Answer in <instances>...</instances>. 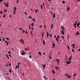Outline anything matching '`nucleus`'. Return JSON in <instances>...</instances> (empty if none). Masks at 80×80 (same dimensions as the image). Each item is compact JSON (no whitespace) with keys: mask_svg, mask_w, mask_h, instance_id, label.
Here are the masks:
<instances>
[{"mask_svg":"<svg viewBox=\"0 0 80 80\" xmlns=\"http://www.w3.org/2000/svg\"><path fill=\"white\" fill-rule=\"evenodd\" d=\"M21 54L22 56H23L24 54H25V52L23 51H21Z\"/></svg>","mask_w":80,"mask_h":80,"instance_id":"1","label":"nucleus"},{"mask_svg":"<svg viewBox=\"0 0 80 80\" xmlns=\"http://www.w3.org/2000/svg\"><path fill=\"white\" fill-rule=\"evenodd\" d=\"M71 61H66V63L67 64H70L71 63Z\"/></svg>","mask_w":80,"mask_h":80,"instance_id":"2","label":"nucleus"},{"mask_svg":"<svg viewBox=\"0 0 80 80\" xmlns=\"http://www.w3.org/2000/svg\"><path fill=\"white\" fill-rule=\"evenodd\" d=\"M52 45H53V46L52 47V48H54H54H55V43H54L53 42V43H52Z\"/></svg>","mask_w":80,"mask_h":80,"instance_id":"3","label":"nucleus"},{"mask_svg":"<svg viewBox=\"0 0 80 80\" xmlns=\"http://www.w3.org/2000/svg\"><path fill=\"white\" fill-rule=\"evenodd\" d=\"M72 57L71 56V57H70L69 58V59H68V61H71V59H72Z\"/></svg>","mask_w":80,"mask_h":80,"instance_id":"4","label":"nucleus"},{"mask_svg":"<svg viewBox=\"0 0 80 80\" xmlns=\"http://www.w3.org/2000/svg\"><path fill=\"white\" fill-rule=\"evenodd\" d=\"M56 41H57V42L58 43H59V40H58V37L56 38Z\"/></svg>","mask_w":80,"mask_h":80,"instance_id":"5","label":"nucleus"},{"mask_svg":"<svg viewBox=\"0 0 80 80\" xmlns=\"http://www.w3.org/2000/svg\"><path fill=\"white\" fill-rule=\"evenodd\" d=\"M77 23V21H75L74 24V26H76Z\"/></svg>","mask_w":80,"mask_h":80,"instance_id":"6","label":"nucleus"},{"mask_svg":"<svg viewBox=\"0 0 80 80\" xmlns=\"http://www.w3.org/2000/svg\"><path fill=\"white\" fill-rule=\"evenodd\" d=\"M42 66H43L44 69H46V68H45L46 65L45 64H42Z\"/></svg>","mask_w":80,"mask_h":80,"instance_id":"7","label":"nucleus"},{"mask_svg":"<svg viewBox=\"0 0 80 80\" xmlns=\"http://www.w3.org/2000/svg\"><path fill=\"white\" fill-rule=\"evenodd\" d=\"M80 23H78L77 24V26L78 27H79V26H80Z\"/></svg>","mask_w":80,"mask_h":80,"instance_id":"8","label":"nucleus"},{"mask_svg":"<svg viewBox=\"0 0 80 80\" xmlns=\"http://www.w3.org/2000/svg\"><path fill=\"white\" fill-rule=\"evenodd\" d=\"M72 46L73 48L75 49V44H72L71 45Z\"/></svg>","mask_w":80,"mask_h":80,"instance_id":"9","label":"nucleus"},{"mask_svg":"<svg viewBox=\"0 0 80 80\" xmlns=\"http://www.w3.org/2000/svg\"><path fill=\"white\" fill-rule=\"evenodd\" d=\"M53 18H55V14L54 13H53Z\"/></svg>","mask_w":80,"mask_h":80,"instance_id":"10","label":"nucleus"},{"mask_svg":"<svg viewBox=\"0 0 80 80\" xmlns=\"http://www.w3.org/2000/svg\"><path fill=\"white\" fill-rule=\"evenodd\" d=\"M47 37L48 38V36H49V33L48 32H47Z\"/></svg>","mask_w":80,"mask_h":80,"instance_id":"11","label":"nucleus"},{"mask_svg":"<svg viewBox=\"0 0 80 80\" xmlns=\"http://www.w3.org/2000/svg\"><path fill=\"white\" fill-rule=\"evenodd\" d=\"M79 34H80V33L79 32H76V35L77 36L79 35Z\"/></svg>","mask_w":80,"mask_h":80,"instance_id":"12","label":"nucleus"},{"mask_svg":"<svg viewBox=\"0 0 80 80\" xmlns=\"http://www.w3.org/2000/svg\"><path fill=\"white\" fill-rule=\"evenodd\" d=\"M67 9V11H68L70 9L69 7H68Z\"/></svg>","mask_w":80,"mask_h":80,"instance_id":"13","label":"nucleus"},{"mask_svg":"<svg viewBox=\"0 0 80 80\" xmlns=\"http://www.w3.org/2000/svg\"><path fill=\"white\" fill-rule=\"evenodd\" d=\"M56 60L57 61V62H58H58H59L60 60H59V59H56Z\"/></svg>","mask_w":80,"mask_h":80,"instance_id":"14","label":"nucleus"},{"mask_svg":"<svg viewBox=\"0 0 80 80\" xmlns=\"http://www.w3.org/2000/svg\"><path fill=\"white\" fill-rule=\"evenodd\" d=\"M31 26L33 27L34 26L33 23H32L31 24Z\"/></svg>","mask_w":80,"mask_h":80,"instance_id":"15","label":"nucleus"},{"mask_svg":"<svg viewBox=\"0 0 80 80\" xmlns=\"http://www.w3.org/2000/svg\"><path fill=\"white\" fill-rule=\"evenodd\" d=\"M43 44H44V45H46V44L45 43V40H43Z\"/></svg>","mask_w":80,"mask_h":80,"instance_id":"16","label":"nucleus"},{"mask_svg":"<svg viewBox=\"0 0 80 80\" xmlns=\"http://www.w3.org/2000/svg\"><path fill=\"white\" fill-rule=\"evenodd\" d=\"M5 42L7 43V45L8 46L9 44L8 43L7 41H5Z\"/></svg>","mask_w":80,"mask_h":80,"instance_id":"17","label":"nucleus"},{"mask_svg":"<svg viewBox=\"0 0 80 80\" xmlns=\"http://www.w3.org/2000/svg\"><path fill=\"white\" fill-rule=\"evenodd\" d=\"M53 27V24H52L51 25V29H52Z\"/></svg>","mask_w":80,"mask_h":80,"instance_id":"18","label":"nucleus"},{"mask_svg":"<svg viewBox=\"0 0 80 80\" xmlns=\"http://www.w3.org/2000/svg\"><path fill=\"white\" fill-rule=\"evenodd\" d=\"M6 6H7V7H9V3H7L6 4Z\"/></svg>","mask_w":80,"mask_h":80,"instance_id":"19","label":"nucleus"},{"mask_svg":"<svg viewBox=\"0 0 80 80\" xmlns=\"http://www.w3.org/2000/svg\"><path fill=\"white\" fill-rule=\"evenodd\" d=\"M6 56H7V57H8V59H9V58L8 57V56L7 54H6Z\"/></svg>","mask_w":80,"mask_h":80,"instance_id":"20","label":"nucleus"},{"mask_svg":"<svg viewBox=\"0 0 80 80\" xmlns=\"http://www.w3.org/2000/svg\"><path fill=\"white\" fill-rule=\"evenodd\" d=\"M52 73H53V74L55 73V71L54 70H52Z\"/></svg>","mask_w":80,"mask_h":80,"instance_id":"21","label":"nucleus"},{"mask_svg":"<svg viewBox=\"0 0 80 80\" xmlns=\"http://www.w3.org/2000/svg\"><path fill=\"white\" fill-rule=\"evenodd\" d=\"M38 53H39V55H40V56H41L42 54H41V52H38Z\"/></svg>","mask_w":80,"mask_h":80,"instance_id":"22","label":"nucleus"},{"mask_svg":"<svg viewBox=\"0 0 80 80\" xmlns=\"http://www.w3.org/2000/svg\"><path fill=\"white\" fill-rule=\"evenodd\" d=\"M40 7H41V8L42 9H43V7L42 6V5H41Z\"/></svg>","mask_w":80,"mask_h":80,"instance_id":"23","label":"nucleus"},{"mask_svg":"<svg viewBox=\"0 0 80 80\" xmlns=\"http://www.w3.org/2000/svg\"><path fill=\"white\" fill-rule=\"evenodd\" d=\"M55 68H56V69H57L58 70H59V69L58 68V67H55Z\"/></svg>","mask_w":80,"mask_h":80,"instance_id":"24","label":"nucleus"},{"mask_svg":"<svg viewBox=\"0 0 80 80\" xmlns=\"http://www.w3.org/2000/svg\"><path fill=\"white\" fill-rule=\"evenodd\" d=\"M62 33L63 35H64V32L63 31H62Z\"/></svg>","mask_w":80,"mask_h":80,"instance_id":"25","label":"nucleus"},{"mask_svg":"<svg viewBox=\"0 0 80 80\" xmlns=\"http://www.w3.org/2000/svg\"><path fill=\"white\" fill-rule=\"evenodd\" d=\"M44 35V33L43 32L42 34V37H43V35Z\"/></svg>","mask_w":80,"mask_h":80,"instance_id":"26","label":"nucleus"},{"mask_svg":"<svg viewBox=\"0 0 80 80\" xmlns=\"http://www.w3.org/2000/svg\"><path fill=\"white\" fill-rule=\"evenodd\" d=\"M38 10V9H36L35 12L36 13H37Z\"/></svg>","mask_w":80,"mask_h":80,"instance_id":"27","label":"nucleus"},{"mask_svg":"<svg viewBox=\"0 0 80 80\" xmlns=\"http://www.w3.org/2000/svg\"><path fill=\"white\" fill-rule=\"evenodd\" d=\"M21 41H22V42L23 43L24 42V41L22 39H21Z\"/></svg>","mask_w":80,"mask_h":80,"instance_id":"28","label":"nucleus"},{"mask_svg":"<svg viewBox=\"0 0 80 80\" xmlns=\"http://www.w3.org/2000/svg\"><path fill=\"white\" fill-rule=\"evenodd\" d=\"M16 9H17V8L15 7L14 8V10H15L16 11Z\"/></svg>","mask_w":80,"mask_h":80,"instance_id":"29","label":"nucleus"},{"mask_svg":"<svg viewBox=\"0 0 80 80\" xmlns=\"http://www.w3.org/2000/svg\"><path fill=\"white\" fill-rule=\"evenodd\" d=\"M62 29L63 30L65 29V28L64 27H63V26H62Z\"/></svg>","mask_w":80,"mask_h":80,"instance_id":"30","label":"nucleus"},{"mask_svg":"<svg viewBox=\"0 0 80 80\" xmlns=\"http://www.w3.org/2000/svg\"><path fill=\"white\" fill-rule=\"evenodd\" d=\"M9 72H10V73H11V72H12V71H11V69H9Z\"/></svg>","mask_w":80,"mask_h":80,"instance_id":"31","label":"nucleus"},{"mask_svg":"<svg viewBox=\"0 0 80 80\" xmlns=\"http://www.w3.org/2000/svg\"><path fill=\"white\" fill-rule=\"evenodd\" d=\"M8 53L9 54H11V52H10V51H8Z\"/></svg>","mask_w":80,"mask_h":80,"instance_id":"32","label":"nucleus"},{"mask_svg":"<svg viewBox=\"0 0 80 80\" xmlns=\"http://www.w3.org/2000/svg\"><path fill=\"white\" fill-rule=\"evenodd\" d=\"M62 3L63 4L65 3V1H63L62 2Z\"/></svg>","mask_w":80,"mask_h":80,"instance_id":"33","label":"nucleus"},{"mask_svg":"<svg viewBox=\"0 0 80 80\" xmlns=\"http://www.w3.org/2000/svg\"><path fill=\"white\" fill-rule=\"evenodd\" d=\"M29 28L30 29H31V27H30V25H29Z\"/></svg>","mask_w":80,"mask_h":80,"instance_id":"34","label":"nucleus"},{"mask_svg":"<svg viewBox=\"0 0 80 80\" xmlns=\"http://www.w3.org/2000/svg\"><path fill=\"white\" fill-rule=\"evenodd\" d=\"M72 52H74V50L72 48Z\"/></svg>","mask_w":80,"mask_h":80,"instance_id":"35","label":"nucleus"},{"mask_svg":"<svg viewBox=\"0 0 80 80\" xmlns=\"http://www.w3.org/2000/svg\"><path fill=\"white\" fill-rule=\"evenodd\" d=\"M13 12H14V14L15 15V13L16 12V11L15 10H14Z\"/></svg>","mask_w":80,"mask_h":80,"instance_id":"36","label":"nucleus"},{"mask_svg":"<svg viewBox=\"0 0 80 80\" xmlns=\"http://www.w3.org/2000/svg\"><path fill=\"white\" fill-rule=\"evenodd\" d=\"M4 5H5L6 7H7V5H6V3L5 2H4Z\"/></svg>","mask_w":80,"mask_h":80,"instance_id":"37","label":"nucleus"},{"mask_svg":"<svg viewBox=\"0 0 80 80\" xmlns=\"http://www.w3.org/2000/svg\"><path fill=\"white\" fill-rule=\"evenodd\" d=\"M43 78H45L46 80H47V78H46L45 76H44V77H43Z\"/></svg>","mask_w":80,"mask_h":80,"instance_id":"38","label":"nucleus"},{"mask_svg":"<svg viewBox=\"0 0 80 80\" xmlns=\"http://www.w3.org/2000/svg\"><path fill=\"white\" fill-rule=\"evenodd\" d=\"M3 39L2 40V41H5V38L3 37Z\"/></svg>","mask_w":80,"mask_h":80,"instance_id":"39","label":"nucleus"},{"mask_svg":"<svg viewBox=\"0 0 80 80\" xmlns=\"http://www.w3.org/2000/svg\"><path fill=\"white\" fill-rule=\"evenodd\" d=\"M50 12L51 14H52V11H50Z\"/></svg>","mask_w":80,"mask_h":80,"instance_id":"40","label":"nucleus"},{"mask_svg":"<svg viewBox=\"0 0 80 80\" xmlns=\"http://www.w3.org/2000/svg\"><path fill=\"white\" fill-rule=\"evenodd\" d=\"M22 33H23V32H25V30H22Z\"/></svg>","mask_w":80,"mask_h":80,"instance_id":"41","label":"nucleus"},{"mask_svg":"<svg viewBox=\"0 0 80 80\" xmlns=\"http://www.w3.org/2000/svg\"><path fill=\"white\" fill-rule=\"evenodd\" d=\"M32 20H33L34 22H35V19H34V18H33Z\"/></svg>","mask_w":80,"mask_h":80,"instance_id":"42","label":"nucleus"},{"mask_svg":"<svg viewBox=\"0 0 80 80\" xmlns=\"http://www.w3.org/2000/svg\"><path fill=\"white\" fill-rule=\"evenodd\" d=\"M71 78V76H68V78Z\"/></svg>","mask_w":80,"mask_h":80,"instance_id":"43","label":"nucleus"},{"mask_svg":"<svg viewBox=\"0 0 80 80\" xmlns=\"http://www.w3.org/2000/svg\"><path fill=\"white\" fill-rule=\"evenodd\" d=\"M6 39L8 40H9V39L8 38H6Z\"/></svg>","mask_w":80,"mask_h":80,"instance_id":"44","label":"nucleus"},{"mask_svg":"<svg viewBox=\"0 0 80 80\" xmlns=\"http://www.w3.org/2000/svg\"><path fill=\"white\" fill-rule=\"evenodd\" d=\"M24 13L25 14V15H27V12H25Z\"/></svg>","mask_w":80,"mask_h":80,"instance_id":"45","label":"nucleus"},{"mask_svg":"<svg viewBox=\"0 0 80 80\" xmlns=\"http://www.w3.org/2000/svg\"><path fill=\"white\" fill-rule=\"evenodd\" d=\"M76 75H77L76 74H74V75H73V76L74 77H75V76H76Z\"/></svg>","mask_w":80,"mask_h":80,"instance_id":"46","label":"nucleus"},{"mask_svg":"<svg viewBox=\"0 0 80 80\" xmlns=\"http://www.w3.org/2000/svg\"><path fill=\"white\" fill-rule=\"evenodd\" d=\"M8 65H9V66H11V64L9 63Z\"/></svg>","mask_w":80,"mask_h":80,"instance_id":"47","label":"nucleus"},{"mask_svg":"<svg viewBox=\"0 0 80 80\" xmlns=\"http://www.w3.org/2000/svg\"><path fill=\"white\" fill-rule=\"evenodd\" d=\"M65 75H66V76H67V77H68V74H65Z\"/></svg>","mask_w":80,"mask_h":80,"instance_id":"48","label":"nucleus"},{"mask_svg":"<svg viewBox=\"0 0 80 80\" xmlns=\"http://www.w3.org/2000/svg\"><path fill=\"white\" fill-rule=\"evenodd\" d=\"M67 48L69 49V46H68V45H67Z\"/></svg>","mask_w":80,"mask_h":80,"instance_id":"49","label":"nucleus"},{"mask_svg":"<svg viewBox=\"0 0 80 80\" xmlns=\"http://www.w3.org/2000/svg\"><path fill=\"white\" fill-rule=\"evenodd\" d=\"M28 18H31L32 17L31 16H29Z\"/></svg>","mask_w":80,"mask_h":80,"instance_id":"50","label":"nucleus"},{"mask_svg":"<svg viewBox=\"0 0 80 80\" xmlns=\"http://www.w3.org/2000/svg\"><path fill=\"white\" fill-rule=\"evenodd\" d=\"M19 65H18V69H19Z\"/></svg>","mask_w":80,"mask_h":80,"instance_id":"51","label":"nucleus"},{"mask_svg":"<svg viewBox=\"0 0 80 80\" xmlns=\"http://www.w3.org/2000/svg\"><path fill=\"white\" fill-rule=\"evenodd\" d=\"M44 27H45V29H46V25H44Z\"/></svg>","mask_w":80,"mask_h":80,"instance_id":"52","label":"nucleus"},{"mask_svg":"<svg viewBox=\"0 0 80 80\" xmlns=\"http://www.w3.org/2000/svg\"><path fill=\"white\" fill-rule=\"evenodd\" d=\"M31 35H32V31H31Z\"/></svg>","mask_w":80,"mask_h":80,"instance_id":"53","label":"nucleus"},{"mask_svg":"<svg viewBox=\"0 0 80 80\" xmlns=\"http://www.w3.org/2000/svg\"><path fill=\"white\" fill-rule=\"evenodd\" d=\"M5 15H3V17H4V18H5Z\"/></svg>","mask_w":80,"mask_h":80,"instance_id":"54","label":"nucleus"},{"mask_svg":"<svg viewBox=\"0 0 80 80\" xmlns=\"http://www.w3.org/2000/svg\"><path fill=\"white\" fill-rule=\"evenodd\" d=\"M3 13V12L2 11H0V13L1 14H2Z\"/></svg>","mask_w":80,"mask_h":80,"instance_id":"55","label":"nucleus"},{"mask_svg":"<svg viewBox=\"0 0 80 80\" xmlns=\"http://www.w3.org/2000/svg\"><path fill=\"white\" fill-rule=\"evenodd\" d=\"M3 0H0V2H2Z\"/></svg>","mask_w":80,"mask_h":80,"instance_id":"56","label":"nucleus"},{"mask_svg":"<svg viewBox=\"0 0 80 80\" xmlns=\"http://www.w3.org/2000/svg\"><path fill=\"white\" fill-rule=\"evenodd\" d=\"M49 58L50 59H51V56H49Z\"/></svg>","mask_w":80,"mask_h":80,"instance_id":"57","label":"nucleus"},{"mask_svg":"<svg viewBox=\"0 0 80 80\" xmlns=\"http://www.w3.org/2000/svg\"><path fill=\"white\" fill-rule=\"evenodd\" d=\"M49 36H50V37H52V34H50Z\"/></svg>","mask_w":80,"mask_h":80,"instance_id":"58","label":"nucleus"},{"mask_svg":"<svg viewBox=\"0 0 80 80\" xmlns=\"http://www.w3.org/2000/svg\"><path fill=\"white\" fill-rule=\"evenodd\" d=\"M61 37L62 38H63V39H64V37H63V36H62Z\"/></svg>","mask_w":80,"mask_h":80,"instance_id":"59","label":"nucleus"},{"mask_svg":"<svg viewBox=\"0 0 80 80\" xmlns=\"http://www.w3.org/2000/svg\"><path fill=\"white\" fill-rule=\"evenodd\" d=\"M57 37H58V38H60V37L59 36H58Z\"/></svg>","mask_w":80,"mask_h":80,"instance_id":"60","label":"nucleus"},{"mask_svg":"<svg viewBox=\"0 0 80 80\" xmlns=\"http://www.w3.org/2000/svg\"><path fill=\"white\" fill-rule=\"evenodd\" d=\"M77 28V26H74V28Z\"/></svg>","mask_w":80,"mask_h":80,"instance_id":"61","label":"nucleus"},{"mask_svg":"<svg viewBox=\"0 0 80 80\" xmlns=\"http://www.w3.org/2000/svg\"><path fill=\"white\" fill-rule=\"evenodd\" d=\"M19 1V0H17V3H18V2Z\"/></svg>","mask_w":80,"mask_h":80,"instance_id":"62","label":"nucleus"},{"mask_svg":"<svg viewBox=\"0 0 80 80\" xmlns=\"http://www.w3.org/2000/svg\"><path fill=\"white\" fill-rule=\"evenodd\" d=\"M5 11L6 12H7V10H5Z\"/></svg>","mask_w":80,"mask_h":80,"instance_id":"63","label":"nucleus"},{"mask_svg":"<svg viewBox=\"0 0 80 80\" xmlns=\"http://www.w3.org/2000/svg\"><path fill=\"white\" fill-rule=\"evenodd\" d=\"M40 27V28H42V25H41Z\"/></svg>","mask_w":80,"mask_h":80,"instance_id":"64","label":"nucleus"}]
</instances>
